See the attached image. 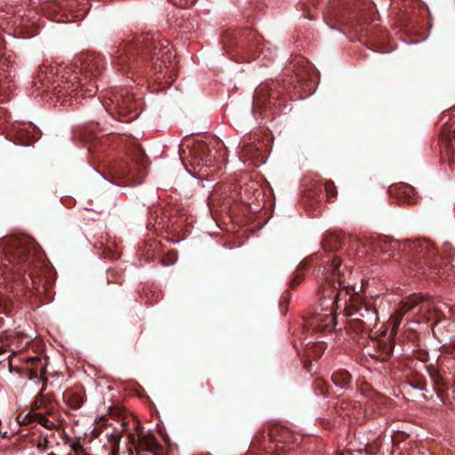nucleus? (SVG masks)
Listing matches in <instances>:
<instances>
[{"instance_id": "nucleus-23", "label": "nucleus", "mask_w": 455, "mask_h": 455, "mask_svg": "<svg viewBox=\"0 0 455 455\" xmlns=\"http://www.w3.org/2000/svg\"><path fill=\"white\" fill-rule=\"evenodd\" d=\"M426 370L436 391L438 393L443 391L447 387V385L439 367L435 363H429L426 365Z\"/></svg>"}, {"instance_id": "nucleus-41", "label": "nucleus", "mask_w": 455, "mask_h": 455, "mask_svg": "<svg viewBox=\"0 0 455 455\" xmlns=\"http://www.w3.org/2000/svg\"><path fill=\"white\" fill-rule=\"evenodd\" d=\"M290 299H291L290 291H285L283 293V295L281 297V300H280V306H281L282 309H284V311L287 309Z\"/></svg>"}, {"instance_id": "nucleus-5", "label": "nucleus", "mask_w": 455, "mask_h": 455, "mask_svg": "<svg viewBox=\"0 0 455 455\" xmlns=\"http://www.w3.org/2000/svg\"><path fill=\"white\" fill-rule=\"evenodd\" d=\"M410 251H412L410 268L415 275L447 279L455 268V251L451 244L444 245L442 254L429 241L411 243Z\"/></svg>"}, {"instance_id": "nucleus-8", "label": "nucleus", "mask_w": 455, "mask_h": 455, "mask_svg": "<svg viewBox=\"0 0 455 455\" xmlns=\"http://www.w3.org/2000/svg\"><path fill=\"white\" fill-rule=\"evenodd\" d=\"M295 80L293 76L287 79L261 83L254 91L252 113L254 116L274 117L285 108L287 94L291 93Z\"/></svg>"}, {"instance_id": "nucleus-4", "label": "nucleus", "mask_w": 455, "mask_h": 455, "mask_svg": "<svg viewBox=\"0 0 455 455\" xmlns=\"http://www.w3.org/2000/svg\"><path fill=\"white\" fill-rule=\"evenodd\" d=\"M36 248V242L29 237L12 240L5 249V256L0 259V270L6 281L41 295L49 291L52 283L43 275L42 267L35 261Z\"/></svg>"}, {"instance_id": "nucleus-45", "label": "nucleus", "mask_w": 455, "mask_h": 455, "mask_svg": "<svg viewBox=\"0 0 455 455\" xmlns=\"http://www.w3.org/2000/svg\"><path fill=\"white\" fill-rule=\"evenodd\" d=\"M72 451L75 452H84V449L79 442H75L71 445Z\"/></svg>"}, {"instance_id": "nucleus-37", "label": "nucleus", "mask_w": 455, "mask_h": 455, "mask_svg": "<svg viewBox=\"0 0 455 455\" xmlns=\"http://www.w3.org/2000/svg\"><path fill=\"white\" fill-rule=\"evenodd\" d=\"M411 386L413 388L425 390L427 387V380L421 376H416L413 379L411 380Z\"/></svg>"}, {"instance_id": "nucleus-25", "label": "nucleus", "mask_w": 455, "mask_h": 455, "mask_svg": "<svg viewBox=\"0 0 455 455\" xmlns=\"http://www.w3.org/2000/svg\"><path fill=\"white\" fill-rule=\"evenodd\" d=\"M63 400L71 409L77 410L84 404L85 395L81 391L68 389L63 393Z\"/></svg>"}, {"instance_id": "nucleus-26", "label": "nucleus", "mask_w": 455, "mask_h": 455, "mask_svg": "<svg viewBox=\"0 0 455 455\" xmlns=\"http://www.w3.org/2000/svg\"><path fill=\"white\" fill-rule=\"evenodd\" d=\"M332 383L340 389H349L351 387L352 375L343 369L335 371L331 375Z\"/></svg>"}, {"instance_id": "nucleus-43", "label": "nucleus", "mask_w": 455, "mask_h": 455, "mask_svg": "<svg viewBox=\"0 0 455 455\" xmlns=\"http://www.w3.org/2000/svg\"><path fill=\"white\" fill-rule=\"evenodd\" d=\"M416 357H417L419 361H421V362H423V363H427V362L428 361V353H427V352H426V351H419V352L417 353Z\"/></svg>"}, {"instance_id": "nucleus-15", "label": "nucleus", "mask_w": 455, "mask_h": 455, "mask_svg": "<svg viewBox=\"0 0 455 455\" xmlns=\"http://www.w3.org/2000/svg\"><path fill=\"white\" fill-rule=\"evenodd\" d=\"M97 125L98 124L83 126L75 132V137L80 140L84 143L85 146L88 147V151L94 159L100 156L99 155L100 148L103 147V145L106 144V142L103 141V138L100 139L95 132L94 126Z\"/></svg>"}, {"instance_id": "nucleus-46", "label": "nucleus", "mask_w": 455, "mask_h": 455, "mask_svg": "<svg viewBox=\"0 0 455 455\" xmlns=\"http://www.w3.org/2000/svg\"><path fill=\"white\" fill-rule=\"evenodd\" d=\"M115 273H116L115 270L108 271V283H113V282H119V283H121V281H119L118 278H116L114 276Z\"/></svg>"}, {"instance_id": "nucleus-7", "label": "nucleus", "mask_w": 455, "mask_h": 455, "mask_svg": "<svg viewBox=\"0 0 455 455\" xmlns=\"http://www.w3.org/2000/svg\"><path fill=\"white\" fill-rule=\"evenodd\" d=\"M147 156L140 145L132 146L124 157L115 159L104 166L102 176L124 186L140 184L147 174Z\"/></svg>"}, {"instance_id": "nucleus-27", "label": "nucleus", "mask_w": 455, "mask_h": 455, "mask_svg": "<svg viewBox=\"0 0 455 455\" xmlns=\"http://www.w3.org/2000/svg\"><path fill=\"white\" fill-rule=\"evenodd\" d=\"M238 148H241V153L243 157L255 162L262 161L260 149L257 144L243 141L239 143Z\"/></svg>"}, {"instance_id": "nucleus-51", "label": "nucleus", "mask_w": 455, "mask_h": 455, "mask_svg": "<svg viewBox=\"0 0 455 455\" xmlns=\"http://www.w3.org/2000/svg\"><path fill=\"white\" fill-rule=\"evenodd\" d=\"M15 238H16V237H14V239H15ZM12 240H13V238L9 239V240H8V242L6 243V244H5L4 248L3 255H2V256H0V259H3V258L5 256V249H6V247L8 246L9 243H10ZM0 275H2V271H1V270H0Z\"/></svg>"}, {"instance_id": "nucleus-52", "label": "nucleus", "mask_w": 455, "mask_h": 455, "mask_svg": "<svg viewBox=\"0 0 455 455\" xmlns=\"http://www.w3.org/2000/svg\"><path fill=\"white\" fill-rule=\"evenodd\" d=\"M105 165H106V164H104V165L102 166V169H100V166H98V169H99V172H101V173H102V172H101V171L104 169V166H105Z\"/></svg>"}, {"instance_id": "nucleus-33", "label": "nucleus", "mask_w": 455, "mask_h": 455, "mask_svg": "<svg viewBox=\"0 0 455 455\" xmlns=\"http://www.w3.org/2000/svg\"><path fill=\"white\" fill-rule=\"evenodd\" d=\"M391 246V243L385 239H377L371 242V247L376 256L387 253Z\"/></svg>"}, {"instance_id": "nucleus-1", "label": "nucleus", "mask_w": 455, "mask_h": 455, "mask_svg": "<svg viewBox=\"0 0 455 455\" xmlns=\"http://www.w3.org/2000/svg\"><path fill=\"white\" fill-rule=\"evenodd\" d=\"M104 68L103 58L96 53H84L65 68H40L34 82L44 92H52L57 98L92 97L99 90L97 81Z\"/></svg>"}, {"instance_id": "nucleus-39", "label": "nucleus", "mask_w": 455, "mask_h": 455, "mask_svg": "<svg viewBox=\"0 0 455 455\" xmlns=\"http://www.w3.org/2000/svg\"><path fill=\"white\" fill-rule=\"evenodd\" d=\"M274 430L266 431L265 429L259 431L257 434V438L264 443L265 439L267 437L270 442L273 441Z\"/></svg>"}, {"instance_id": "nucleus-12", "label": "nucleus", "mask_w": 455, "mask_h": 455, "mask_svg": "<svg viewBox=\"0 0 455 455\" xmlns=\"http://www.w3.org/2000/svg\"><path fill=\"white\" fill-rule=\"evenodd\" d=\"M109 100L112 106L107 108L105 104H102V107L116 119L124 123H130L139 117L140 102L134 98L133 93L122 90L113 93Z\"/></svg>"}, {"instance_id": "nucleus-22", "label": "nucleus", "mask_w": 455, "mask_h": 455, "mask_svg": "<svg viewBox=\"0 0 455 455\" xmlns=\"http://www.w3.org/2000/svg\"><path fill=\"white\" fill-rule=\"evenodd\" d=\"M141 255L146 261H151L161 252V243L155 239H148L140 247Z\"/></svg>"}, {"instance_id": "nucleus-50", "label": "nucleus", "mask_w": 455, "mask_h": 455, "mask_svg": "<svg viewBox=\"0 0 455 455\" xmlns=\"http://www.w3.org/2000/svg\"><path fill=\"white\" fill-rule=\"evenodd\" d=\"M44 398H45V401H44V403H55V402L53 401V399H52V395H49V394H44Z\"/></svg>"}, {"instance_id": "nucleus-42", "label": "nucleus", "mask_w": 455, "mask_h": 455, "mask_svg": "<svg viewBox=\"0 0 455 455\" xmlns=\"http://www.w3.org/2000/svg\"><path fill=\"white\" fill-rule=\"evenodd\" d=\"M109 441L111 442V443L113 444L114 446V450L116 449L118 450L119 449V443H120V441H121V437L119 435H112L110 436V439Z\"/></svg>"}, {"instance_id": "nucleus-38", "label": "nucleus", "mask_w": 455, "mask_h": 455, "mask_svg": "<svg viewBox=\"0 0 455 455\" xmlns=\"http://www.w3.org/2000/svg\"><path fill=\"white\" fill-rule=\"evenodd\" d=\"M43 413L48 415V416H52L55 414L56 411H57V406H56V403H44V406H43Z\"/></svg>"}, {"instance_id": "nucleus-32", "label": "nucleus", "mask_w": 455, "mask_h": 455, "mask_svg": "<svg viewBox=\"0 0 455 455\" xmlns=\"http://www.w3.org/2000/svg\"><path fill=\"white\" fill-rule=\"evenodd\" d=\"M47 415L43 412H34L33 414H28L27 417H29L32 421H36L44 427L52 430L56 427V424L49 420L46 417Z\"/></svg>"}, {"instance_id": "nucleus-28", "label": "nucleus", "mask_w": 455, "mask_h": 455, "mask_svg": "<svg viewBox=\"0 0 455 455\" xmlns=\"http://www.w3.org/2000/svg\"><path fill=\"white\" fill-rule=\"evenodd\" d=\"M315 258H317V256H311L299 263L293 278L290 282L289 285L291 289H295L302 282L303 275L300 274V272L306 270Z\"/></svg>"}, {"instance_id": "nucleus-19", "label": "nucleus", "mask_w": 455, "mask_h": 455, "mask_svg": "<svg viewBox=\"0 0 455 455\" xmlns=\"http://www.w3.org/2000/svg\"><path fill=\"white\" fill-rule=\"evenodd\" d=\"M302 62L303 60H299L293 64L291 70L288 69V72H292L293 74L283 75L285 76L283 79H287L291 76H293V79L295 80L294 85H296V88L291 87V91L296 90L299 87L306 86L310 80V67H304Z\"/></svg>"}, {"instance_id": "nucleus-24", "label": "nucleus", "mask_w": 455, "mask_h": 455, "mask_svg": "<svg viewBox=\"0 0 455 455\" xmlns=\"http://www.w3.org/2000/svg\"><path fill=\"white\" fill-rule=\"evenodd\" d=\"M441 151H445L449 161L455 162V129L449 133H443L441 137Z\"/></svg>"}, {"instance_id": "nucleus-31", "label": "nucleus", "mask_w": 455, "mask_h": 455, "mask_svg": "<svg viewBox=\"0 0 455 455\" xmlns=\"http://www.w3.org/2000/svg\"><path fill=\"white\" fill-rule=\"evenodd\" d=\"M326 346L323 342L308 343L305 348V355L308 358L318 359L323 354Z\"/></svg>"}, {"instance_id": "nucleus-10", "label": "nucleus", "mask_w": 455, "mask_h": 455, "mask_svg": "<svg viewBox=\"0 0 455 455\" xmlns=\"http://www.w3.org/2000/svg\"><path fill=\"white\" fill-rule=\"evenodd\" d=\"M349 290L347 297L342 296L341 302V307L347 310V314L350 316H355L350 321L349 326L355 332L365 334L373 341L379 331V330L374 331L378 323L377 310L370 303H366L361 295L355 291L351 277Z\"/></svg>"}, {"instance_id": "nucleus-21", "label": "nucleus", "mask_w": 455, "mask_h": 455, "mask_svg": "<svg viewBox=\"0 0 455 455\" xmlns=\"http://www.w3.org/2000/svg\"><path fill=\"white\" fill-rule=\"evenodd\" d=\"M28 376L29 379H44L46 373L45 363L39 357H32L28 362Z\"/></svg>"}, {"instance_id": "nucleus-49", "label": "nucleus", "mask_w": 455, "mask_h": 455, "mask_svg": "<svg viewBox=\"0 0 455 455\" xmlns=\"http://www.w3.org/2000/svg\"><path fill=\"white\" fill-rule=\"evenodd\" d=\"M311 362L309 360H305L304 361V369L307 370V371H311Z\"/></svg>"}, {"instance_id": "nucleus-2", "label": "nucleus", "mask_w": 455, "mask_h": 455, "mask_svg": "<svg viewBox=\"0 0 455 455\" xmlns=\"http://www.w3.org/2000/svg\"><path fill=\"white\" fill-rule=\"evenodd\" d=\"M175 52L166 39L157 34H142L124 41L114 55V64L123 73L144 74L148 69L163 73Z\"/></svg>"}, {"instance_id": "nucleus-6", "label": "nucleus", "mask_w": 455, "mask_h": 455, "mask_svg": "<svg viewBox=\"0 0 455 455\" xmlns=\"http://www.w3.org/2000/svg\"><path fill=\"white\" fill-rule=\"evenodd\" d=\"M419 307V312L427 314V321H434L435 324L440 323L445 315L442 311L431 308L430 303L423 300L420 297L413 295L402 301L400 307L390 317L388 325L391 328L389 335H387V330L382 331L381 335L377 334L373 340V346L376 348L374 357L380 361H387L392 355L395 348L394 337L396 335L397 329L404 315L414 308Z\"/></svg>"}, {"instance_id": "nucleus-14", "label": "nucleus", "mask_w": 455, "mask_h": 455, "mask_svg": "<svg viewBox=\"0 0 455 455\" xmlns=\"http://www.w3.org/2000/svg\"><path fill=\"white\" fill-rule=\"evenodd\" d=\"M130 440L138 453L143 452L151 455H169V451L159 444L152 434L138 433L137 435H131Z\"/></svg>"}, {"instance_id": "nucleus-30", "label": "nucleus", "mask_w": 455, "mask_h": 455, "mask_svg": "<svg viewBox=\"0 0 455 455\" xmlns=\"http://www.w3.org/2000/svg\"><path fill=\"white\" fill-rule=\"evenodd\" d=\"M342 241L338 235L328 234L324 236L322 245L325 251H335L341 247Z\"/></svg>"}, {"instance_id": "nucleus-40", "label": "nucleus", "mask_w": 455, "mask_h": 455, "mask_svg": "<svg viewBox=\"0 0 455 455\" xmlns=\"http://www.w3.org/2000/svg\"><path fill=\"white\" fill-rule=\"evenodd\" d=\"M176 259H177L176 253L172 251L165 257L161 258V264L163 266L172 265V264H174Z\"/></svg>"}, {"instance_id": "nucleus-20", "label": "nucleus", "mask_w": 455, "mask_h": 455, "mask_svg": "<svg viewBox=\"0 0 455 455\" xmlns=\"http://www.w3.org/2000/svg\"><path fill=\"white\" fill-rule=\"evenodd\" d=\"M189 154L194 157L198 165L201 161L207 165L211 164L213 160L208 145L203 141L195 143L194 146L189 148Z\"/></svg>"}, {"instance_id": "nucleus-11", "label": "nucleus", "mask_w": 455, "mask_h": 455, "mask_svg": "<svg viewBox=\"0 0 455 455\" xmlns=\"http://www.w3.org/2000/svg\"><path fill=\"white\" fill-rule=\"evenodd\" d=\"M223 44L228 54L235 61H250L260 54L267 55L262 47V37L249 28L226 32Z\"/></svg>"}, {"instance_id": "nucleus-34", "label": "nucleus", "mask_w": 455, "mask_h": 455, "mask_svg": "<svg viewBox=\"0 0 455 455\" xmlns=\"http://www.w3.org/2000/svg\"><path fill=\"white\" fill-rule=\"evenodd\" d=\"M312 388L316 395L326 396L329 394V385L324 379L321 378H316L314 380Z\"/></svg>"}, {"instance_id": "nucleus-18", "label": "nucleus", "mask_w": 455, "mask_h": 455, "mask_svg": "<svg viewBox=\"0 0 455 455\" xmlns=\"http://www.w3.org/2000/svg\"><path fill=\"white\" fill-rule=\"evenodd\" d=\"M149 225H152L156 230L165 229L168 233H174L181 229L182 220L174 216H161L157 211H155L150 213Z\"/></svg>"}, {"instance_id": "nucleus-16", "label": "nucleus", "mask_w": 455, "mask_h": 455, "mask_svg": "<svg viewBox=\"0 0 455 455\" xmlns=\"http://www.w3.org/2000/svg\"><path fill=\"white\" fill-rule=\"evenodd\" d=\"M14 88L13 79L10 73L0 70V102L8 100ZM11 120V114L6 108L0 107V129Z\"/></svg>"}, {"instance_id": "nucleus-53", "label": "nucleus", "mask_w": 455, "mask_h": 455, "mask_svg": "<svg viewBox=\"0 0 455 455\" xmlns=\"http://www.w3.org/2000/svg\"><path fill=\"white\" fill-rule=\"evenodd\" d=\"M4 352V350L2 348H0V355Z\"/></svg>"}, {"instance_id": "nucleus-29", "label": "nucleus", "mask_w": 455, "mask_h": 455, "mask_svg": "<svg viewBox=\"0 0 455 455\" xmlns=\"http://www.w3.org/2000/svg\"><path fill=\"white\" fill-rule=\"evenodd\" d=\"M316 188L322 193L323 196H325V200L329 202H333L338 196L336 186L331 180L317 185Z\"/></svg>"}, {"instance_id": "nucleus-3", "label": "nucleus", "mask_w": 455, "mask_h": 455, "mask_svg": "<svg viewBox=\"0 0 455 455\" xmlns=\"http://www.w3.org/2000/svg\"><path fill=\"white\" fill-rule=\"evenodd\" d=\"M315 275L322 281L319 301L325 313H315L309 325L316 331H330L335 325L334 312L341 307L342 296L347 297L350 291V268L333 256L323 261Z\"/></svg>"}, {"instance_id": "nucleus-47", "label": "nucleus", "mask_w": 455, "mask_h": 455, "mask_svg": "<svg viewBox=\"0 0 455 455\" xmlns=\"http://www.w3.org/2000/svg\"><path fill=\"white\" fill-rule=\"evenodd\" d=\"M49 442L47 439H44L43 443H39L37 444V448L41 451H45L48 449Z\"/></svg>"}, {"instance_id": "nucleus-35", "label": "nucleus", "mask_w": 455, "mask_h": 455, "mask_svg": "<svg viewBox=\"0 0 455 455\" xmlns=\"http://www.w3.org/2000/svg\"><path fill=\"white\" fill-rule=\"evenodd\" d=\"M322 184L321 182L313 183L310 188H307L306 196L313 202H322L325 199V196H322V193L316 188V186Z\"/></svg>"}, {"instance_id": "nucleus-36", "label": "nucleus", "mask_w": 455, "mask_h": 455, "mask_svg": "<svg viewBox=\"0 0 455 455\" xmlns=\"http://www.w3.org/2000/svg\"><path fill=\"white\" fill-rule=\"evenodd\" d=\"M45 401V398L44 396L43 390L37 395L36 399L34 400L32 403V411L34 412H37L38 410H43L44 403Z\"/></svg>"}, {"instance_id": "nucleus-13", "label": "nucleus", "mask_w": 455, "mask_h": 455, "mask_svg": "<svg viewBox=\"0 0 455 455\" xmlns=\"http://www.w3.org/2000/svg\"><path fill=\"white\" fill-rule=\"evenodd\" d=\"M7 137L15 144L28 146L39 139L40 131L32 123L15 122L11 124Z\"/></svg>"}, {"instance_id": "nucleus-44", "label": "nucleus", "mask_w": 455, "mask_h": 455, "mask_svg": "<svg viewBox=\"0 0 455 455\" xmlns=\"http://www.w3.org/2000/svg\"><path fill=\"white\" fill-rule=\"evenodd\" d=\"M365 449L368 453L376 454L379 451V444L378 443L369 444L366 446Z\"/></svg>"}, {"instance_id": "nucleus-48", "label": "nucleus", "mask_w": 455, "mask_h": 455, "mask_svg": "<svg viewBox=\"0 0 455 455\" xmlns=\"http://www.w3.org/2000/svg\"><path fill=\"white\" fill-rule=\"evenodd\" d=\"M284 448L285 446L280 441L277 442L275 447L276 452L283 451Z\"/></svg>"}, {"instance_id": "nucleus-9", "label": "nucleus", "mask_w": 455, "mask_h": 455, "mask_svg": "<svg viewBox=\"0 0 455 455\" xmlns=\"http://www.w3.org/2000/svg\"><path fill=\"white\" fill-rule=\"evenodd\" d=\"M371 1L370 0H331L329 6V14L337 22L355 29L356 33L363 34L375 40L379 30L363 28V23L367 22L368 12L371 9ZM380 40L384 42L387 39L385 32L379 30Z\"/></svg>"}, {"instance_id": "nucleus-17", "label": "nucleus", "mask_w": 455, "mask_h": 455, "mask_svg": "<svg viewBox=\"0 0 455 455\" xmlns=\"http://www.w3.org/2000/svg\"><path fill=\"white\" fill-rule=\"evenodd\" d=\"M390 196L395 198L401 204H415L418 196L413 187L407 183H396L388 188Z\"/></svg>"}]
</instances>
